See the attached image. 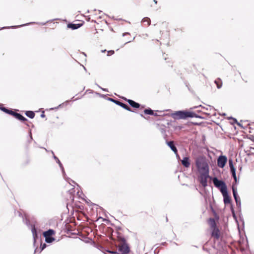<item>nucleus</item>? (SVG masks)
<instances>
[{
	"label": "nucleus",
	"mask_w": 254,
	"mask_h": 254,
	"mask_svg": "<svg viewBox=\"0 0 254 254\" xmlns=\"http://www.w3.org/2000/svg\"><path fill=\"white\" fill-rule=\"evenodd\" d=\"M173 118L176 120L186 119L188 118H201L193 112L187 111H179L172 114Z\"/></svg>",
	"instance_id": "obj_1"
},
{
	"label": "nucleus",
	"mask_w": 254,
	"mask_h": 254,
	"mask_svg": "<svg viewBox=\"0 0 254 254\" xmlns=\"http://www.w3.org/2000/svg\"><path fill=\"white\" fill-rule=\"evenodd\" d=\"M195 162L199 173L209 172V166L205 157L199 156L195 159Z\"/></svg>",
	"instance_id": "obj_2"
},
{
	"label": "nucleus",
	"mask_w": 254,
	"mask_h": 254,
	"mask_svg": "<svg viewBox=\"0 0 254 254\" xmlns=\"http://www.w3.org/2000/svg\"><path fill=\"white\" fill-rule=\"evenodd\" d=\"M213 182L214 186L220 189L221 192L227 190V186L224 181L219 180L215 177L213 179Z\"/></svg>",
	"instance_id": "obj_3"
},
{
	"label": "nucleus",
	"mask_w": 254,
	"mask_h": 254,
	"mask_svg": "<svg viewBox=\"0 0 254 254\" xmlns=\"http://www.w3.org/2000/svg\"><path fill=\"white\" fill-rule=\"evenodd\" d=\"M199 182L203 187L207 186V179L209 178V172L199 173Z\"/></svg>",
	"instance_id": "obj_4"
},
{
	"label": "nucleus",
	"mask_w": 254,
	"mask_h": 254,
	"mask_svg": "<svg viewBox=\"0 0 254 254\" xmlns=\"http://www.w3.org/2000/svg\"><path fill=\"white\" fill-rule=\"evenodd\" d=\"M118 251L119 254H127L129 252V248L125 242L119 246Z\"/></svg>",
	"instance_id": "obj_5"
},
{
	"label": "nucleus",
	"mask_w": 254,
	"mask_h": 254,
	"mask_svg": "<svg viewBox=\"0 0 254 254\" xmlns=\"http://www.w3.org/2000/svg\"><path fill=\"white\" fill-rule=\"evenodd\" d=\"M227 158L224 155H220L217 159V165L221 168H223L226 164Z\"/></svg>",
	"instance_id": "obj_6"
},
{
	"label": "nucleus",
	"mask_w": 254,
	"mask_h": 254,
	"mask_svg": "<svg viewBox=\"0 0 254 254\" xmlns=\"http://www.w3.org/2000/svg\"><path fill=\"white\" fill-rule=\"evenodd\" d=\"M232 191L234 198L236 202L237 206L240 207H241V200L239 197L237 193V189L234 186H232Z\"/></svg>",
	"instance_id": "obj_7"
},
{
	"label": "nucleus",
	"mask_w": 254,
	"mask_h": 254,
	"mask_svg": "<svg viewBox=\"0 0 254 254\" xmlns=\"http://www.w3.org/2000/svg\"><path fill=\"white\" fill-rule=\"evenodd\" d=\"M109 100L115 103L116 104L120 106L121 107L127 111H131L130 108L125 103H123L118 100H116L112 98H109Z\"/></svg>",
	"instance_id": "obj_8"
},
{
	"label": "nucleus",
	"mask_w": 254,
	"mask_h": 254,
	"mask_svg": "<svg viewBox=\"0 0 254 254\" xmlns=\"http://www.w3.org/2000/svg\"><path fill=\"white\" fill-rule=\"evenodd\" d=\"M221 193L223 196L224 203L225 204L230 203L231 202V198L228 194L227 190H224V191L221 192Z\"/></svg>",
	"instance_id": "obj_9"
},
{
	"label": "nucleus",
	"mask_w": 254,
	"mask_h": 254,
	"mask_svg": "<svg viewBox=\"0 0 254 254\" xmlns=\"http://www.w3.org/2000/svg\"><path fill=\"white\" fill-rule=\"evenodd\" d=\"M167 144L169 146L170 149L174 152L177 156H178V150L176 147L175 146L174 142L173 141L167 142Z\"/></svg>",
	"instance_id": "obj_10"
},
{
	"label": "nucleus",
	"mask_w": 254,
	"mask_h": 254,
	"mask_svg": "<svg viewBox=\"0 0 254 254\" xmlns=\"http://www.w3.org/2000/svg\"><path fill=\"white\" fill-rule=\"evenodd\" d=\"M181 162H182V165L184 167H185L186 168H188L190 167V159H189V157H184Z\"/></svg>",
	"instance_id": "obj_11"
},
{
	"label": "nucleus",
	"mask_w": 254,
	"mask_h": 254,
	"mask_svg": "<svg viewBox=\"0 0 254 254\" xmlns=\"http://www.w3.org/2000/svg\"><path fill=\"white\" fill-rule=\"evenodd\" d=\"M12 116H14L16 119H17L20 121H25L27 120L26 118H25L24 117H23L20 114L14 112V113H13Z\"/></svg>",
	"instance_id": "obj_12"
},
{
	"label": "nucleus",
	"mask_w": 254,
	"mask_h": 254,
	"mask_svg": "<svg viewBox=\"0 0 254 254\" xmlns=\"http://www.w3.org/2000/svg\"><path fill=\"white\" fill-rule=\"evenodd\" d=\"M212 236L215 238L216 239H218L219 238V231L217 228H214L213 229L212 232Z\"/></svg>",
	"instance_id": "obj_13"
},
{
	"label": "nucleus",
	"mask_w": 254,
	"mask_h": 254,
	"mask_svg": "<svg viewBox=\"0 0 254 254\" xmlns=\"http://www.w3.org/2000/svg\"><path fill=\"white\" fill-rule=\"evenodd\" d=\"M127 102L131 107L133 108H138L140 106V105L138 103H136L132 100H127Z\"/></svg>",
	"instance_id": "obj_14"
},
{
	"label": "nucleus",
	"mask_w": 254,
	"mask_h": 254,
	"mask_svg": "<svg viewBox=\"0 0 254 254\" xmlns=\"http://www.w3.org/2000/svg\"><path fill=\"white\" fill-rule=\"evenodd\" d=\"M82 25L81 24H73V23H69L68 24L67 27L69 28H71L73 30L76 29L78 28H79Z\"/></svg>",
	"instance_id": "obj_15"
},
{
	"label": "nucleus",
	"mask_w": 254,
	"mask_h": 254,
	"mask_svg": "<svg viewBox=\"0 0 254 254\" xmlns=\"http://www.w3.org/2000/svg\"><path fill=\"white\" fill-rule=\"evenodd\" d=\"M54 234V231L52 229H49L47 231H45L43 233V235L44 237H52V236Z\"/></svg>",
	"instance_id": "obj_16"
},
{
	"label": "nucleus",
	"mask_w": 254,
	"mask_h": 254,
	"mask_svg": "<svg viewBox=\"0 0 254 254\" xmlns=\"http://www.w3.org/2000/svg\"><path fill=\"white\" fill-rule=\"evenodd\" d=\"M1 106V104H0V106ZM0 109L1 111H3L4 112H5L8 114L11 115H12L13 113H14V112L12 111V110L7 109L6 108L3 107H0Z\"/></svg>",
	"instance_id": "obj_17"
},
{
	"label": "nucleus",
	"mask_w": 254,
	"mask_h": 254,
	"mask_svg": "<svg viewBox=\"0 0 254 254\" xmlns=\"http://www.w3.org/2000/svg\"><path fill=\"white\" fill-rule=\"evenodd\" d=\"M209 224L211 228L214 229V228H217L215 221L213 218H210L209 220Z\"/></svg>",
	"instance_id": "obj_18"
},
{
	"label": "nucleus",
	"mask_w": 254,
	"mask_h": 254,
	"mask_svg": "<svg viewBox=\"0 0 254 254\" xmlns=\"http://www.w3.org/2000/svg\"><path fill=\"white\" fill-rule=\"evenodd\" d=\"M25 115L28 117H29V118H30L31 119L34 118V117L35 116L34 113L33 111H26V113H25Z\"/></svg>",
	"instance_id": "obj_19"
},
{
	"label": "nucleus",
	"mask_w": 254,
	"mask_h": 254,
	"mask_svg": "<svg viewBox=\"0 0 254 254\" xmlns=\"http://www.w3.org/2000/svg\"><path fill=\"white\" fill-rule=\"evenodd\" d=\"M54 158L56 160V162L59 164L60 168L62 170L63 174H64L65 172H64V167H63L62 163H61L60 160L54 155Z\"/></svg>",
	"instance_id": "obj_20"
},
{
	"label": "nucleus",
	"mask_w": 254,
	"mask_h": 254,
	"mask_svg": "<svg viewBox=\"0 0 254 254\" xmlns=\"http://www.w3.org/2000/svg\"><path fill=\"white\" fill-rule=\"evenodd\" d=\"M215 83L217 85V87L218 89H220L222 86V82L220 78L215 80Z\"/></svg>",
	"instance_id": "obj_21"
},
{
	"label": "nucleus",
	"mask_w": 254,
	"mask_h": 254,
	"mask_svg": "<svg viewBox=\"0 0 254 254\" xmlns=\"http://www.w3.org/2000/svg\"><path fill=\"white\" fill-rule=\"evenodd\" d=\"M31 231H32L33 239H34V242H35L36 241V238L37 237V233H36V229L34 226L32 227Z\"/></svg>",
	"instance_id": "obj_22"
},
{
	"label": "nucleus",
	"mask_w": 254,
	"mask_h": 254,
	"mask_svg": "<svg viewBox=\"0 0 254 254\" xmlns=\"http://www.w3.org/2000/svg\"><path fill=\"white\" fill-rule=\"evenodd\" d=\"M45 242L47 243H51L55 240V238L52 237H46Z\"/></svg>",
	"instance_id": "obj_23"
},
{
	"label": "nucleus",
	"mask_w": 254,
	"mask_h": 254,
	"mask_svg": "<svg viewBox=\"0 0 254 254\" xmlns=\"http://www.w3.org/2000/svg\"><path fill=\"white\" fill-rule=\"evenodd\" d=\"M144 113L147 115H154L153 111L150 109H145L144 111Z\"/></svg>",
	"instance_id": "obj_24"
},
{
	"label": "nucleus",
	"mask_w": 254,
	"mask_h": 254,
	"mask_svg": "<svg viewBox=\"0 0 254 254\" xmlns=\"http://www.w3.org/2000/svg\"><path fill=\"white\" fill-rule=\"evenodd\" d=\"M31 23H33L31 22V23H27V24H22V25H19V26H10V27H4L2 28V29L10 28H14L18 27L24 26H25V25H28V24H31Z\"/></svg>",
	"instance_id": "obj_25"
},
{
	"label": "nucleus",
	"mask_w": 254,
	"mask_h": 254,
	"mask_svg": "<svg viewBox=\"0 0 254 254\" xmlns=\"http://www.w3.org/2000/svg\"><path fill=\"white\" fill-rule=\"evenodd\" d=\"M142 22L147 23V25H149L150 24V19L149 18H148V17L144 18L142 20Z\"/></svg>",
	"instance_id": "obj_26"
},
{
	"label": "nucleus",
	"mask_w": 254,
	"mask_h": 254,
	"mask_svg": "<svg viewBox=\"0 0 254 254\" xmlns=\"http://www.w3.org/2000/svg\"><path fill=\"white\" fill-rule=\"evenodd\" d=\"M229 165L230 169H232L233 168H235L234 166V165H233V160L231 159H230L229 160Z\"/></svg>",
	"instance_id": "obj_27"
},
{
	"label": "nucleus",
	"mask_w": 254,
	"mask_h": 254,
	"mask_svg": "<svg viewBox=\"0 0 254 254\" xmlns=\"http://www.w3.org/2000/svg\"><path fill=\"white\" fill-rule=\"evenodd\" d=\"M46 247V244H44L43 245H41V251L40 252L43 251L45 248Z\"/></svg>",
	"instance_id": "obj_28"
},
{
	"label": "nucleus",
	"mask_w": 254,
	"mask_h": 254,
	"mask_svg": "<svg viewBox=\"0 0 254 254\" xmlns=\"http://www.w3.org/2000/svg\"><path fill=\"white\" fill-rule=\"evenodd\" d=\"M232 174L236 173V169L235 168H233L230 169Z\"/></svg>",
	"instance_id": "obj_29"
},
{
	"label": "nucleus",
	"mask_w": 254,
	"mask_h": 254,
	"mask_svg": "<svg viewBox=\"0 0 254 254\" xmlns=\"http://www.w3.org/2000/svg\"><path fill=\"white\" fill-rule=\"evenodd\" d=\"M232 176H233V178L234 179V180L236 182L237 181V177H236V173L232 174Z\"/></svg>",
	"instance_id": "obj_30"
},
{
	"label": "nucleus",
	"mask_w": 254,
	"mask_h": 254,
	"mask_svg": "<svg viewBox=\"0 0 254 254\" xmlns=\"http://www.w3.org/2000/svg\"><path fill=\"white\" fill-rule=\"evenodd\" d=\"M232 176H233V178L234 179V180L236 182L237 181V177H236V173L232 174Z\"/></svg>",
	"instance_id": "obj_31"
},
{
	"label": "nucleus",
	"mask_w": 254,
	"mask_h": 254,
	"mask_svg": "<svg viewBox=\"0 0 254 254\" xmlns=\"http://www.w3.org/2000/svg\"><path fill=\"white\" fill-rule=\"evenodd\" d=\"M114 53V51L111 50L108 51V56H109V55H113Z\"/></svg>",
	"instance_id": "obj_32"
},
{
	"label": "nucleus",
	"mask_w": 254,
	"mask_h": 254,
	"mask_svg": "<svg viewBox=\"0 0 254 254\" xmlns=\"http://www.w3.org/2000/svg\"><path fill=\"white\" fill-rule=\"evenodd\" d=\"M109 253H110V254H116L117 253L116 252H115V251H108Z\"/></svg>",
	"instance_id": "obj_33"
},
{
	"label": "nucleus",
	"mask_w": 254,
	"mask_h": 254,
	"mask_svg": "<svg viewBox=\"0 0 254 254\" xmlns=\"http://www.w3.org/2000/svg\"><path fill=\"white\" fill-rule=\"evenodd\" d=\"M99 88H100L102 90H103V91H107V89H105V88H103L102 87H101L99 85H97Z\"/></svg>",
	"instance_id": "obj_34"
},
{
	"label": "nucleus",
	"mask_w": 254,
	"mask_h": 254,
	"mask_svg": "<svg viewBox=\"0 0 254 254\" xmlns=\"http://www.w3.org/2000/svg\"><path fill=\"white\" fill-rule=\"evenodd\" d=\"M62 104H60V105H59V106H58V107H56L55 108H52L51 109H52V110H54V109H58V108H59V107H61V106H62Z\"/></svg>",
	"instance_id": "obj_35"
},
{
	"label": "nucleus",
	"mask_w": 254,
	"mask_h": 254,
	"mask_svg": "<svg viewBox=\"0 0 254 254\" xmlns=\"http://www.w3.org/2000/svg\"><path fill=\"white\" fill-rule=\"evenodd\" d=\"M45 117V115L44 114V112L41 115V118H44Z\"/></svg>",
	"instance_id": "obj_36"
},
{
	"label": "nucleus",
	"mask_w": 254,
	"mask_h": 254,
	"mask_svg": "<svg viewBox=\"0 0 254 254\" xmlns=\"http://www.w3.org/2000/svg\"><path fill=\"white\" fill-rule=\"evenodd\" d=\"M198 107V106H195V107H193V108H191V109H194L197 108Z\"/></svg>",
	"instance_id": "obj_37"
},
{
	"label": "nucleus",
	"mask_w": 254,
	"mask_h": 254,
	"mask_svg": "<svg viewBox=\"0 0 254 254\" xmlns=\"http://www.w3.org/2000/svg\"><path fill=\"white\" fill-rule=\"evenodd\" d=\"M153 1H154V3H156H156H157V0H153Z\"/></svg>",
	"instance_id": "obj_38"
},
{
	"label": "nucleus",
	"mask_w": 254,
	"mask_h": 254,
	"mask_svg": "<svg viewBox=\"0 0 254 254\" xmlns=\"http://www.w3.org/2000/svg\"><path fill=\"white\" fill-rule=\"evenodd\" d=\"M232 119L234 120V121L235 122H237L236 119H234V118H232Z\"/></svg>",
	"instance_id": "obj_39"
},
{
	"label": "nucleus",
	"mask_w": 254,
	"mask_h": 254,
	"mask_svg": "<svg viewBox=\"0 0 254 254\" xmlns=\"http://www.w3.org/2000/svg\"><path fill=\"white\" fill-rule=\"evenodd\" d=\"M106 51V50L102 51V52H105Z\"/></svg>",
	"instance_id": "obj_40"
},
{
	"label": "nucleus",
	"mask_w": 254,
	"mask_h": 254,
	"mask_svg": "<svg viewBox=\"0 0 254 254\" xmlns=\"http://www.w3.org/2000/svg\"><path fill=\"white\" fill-rule=\"evenodd\" d=\"M154 115V116H157V114H154V115Z\"/></svg>",
	"instance_id": "obj_41"
},
{
	"label": "nucleus",
	"mask_w": 254,
	"mask_h": 254,
	"mask_svg": "<svg viewBox=\"0 0 254 254\" xmlns=\"http://www.w3.org/2000/svg\"><path fill=\"white\" fill-rule=\"evenodd\" d=\"M140 116L142 117H143V115L142 114H141Z\"/></svg>",
	"instance_id": "obj_42"
}]
</instances>
